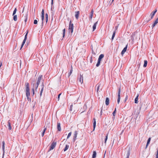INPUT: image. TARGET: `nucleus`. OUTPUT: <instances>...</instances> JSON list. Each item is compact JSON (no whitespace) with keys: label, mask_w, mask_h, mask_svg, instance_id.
<instances>
[{"label":"nucleus","mask_w":158,"mask_h":158,"mask_svg":"<svg viewBox=\"0 0 158 158\" xmlns=\"http://www.w3.org/2000/svg\"><path fill=\"white\" fill-rule=\"evenodd\" d=\"M42 75H40V76L38 77V78L37 81L36 82V83L35 85V82H34V83H33V88H32V91H33V95H34V89L36 90L39 85L40 81L42 77Z\"/></svg>","instance_id":"1"},{"label":"nucleus","mask_w":158,"mask_h":158,"mask_svg":"<svg viewBox=\"0 0 158 158\" xmlns=\"http://www.w3.org/2000/svg\"><path fill=\"white\" fill-rule=\"evenodd\" d=\"M73 24L72 23L71 20L69 22V32H70L71 33H72L73 32Z\"/></svg>","instance_id":"2"},{"label":"nucleus","mask_w":158,"mask_h":158,"mask_svg":"<svg viewBox=\"0 0 158 158\" xmlns=\"http://www.w3.org/2000/svg\"><path fill=\"white\" fill-rule=\"evenodd\" d=\"M120 94H121V88L119 87L118 89V94L117 102L119 104L120 99Z\"/></svg>","instance_id":"3"},{"label":"nucleus","mask_w":158,"mask_h":158,"mask_svg":"<svg viewBox=\"0 0 158 158\" xmlns=\"http://www.w3.org/2000/svg\"><path fill=\"white\" fill-rule=\"evenodd\" d=\"M26 92L30 91L29 84L28 82H26L25 83Z\"/></svg>","instance_id":"4"},{"label":"nucleus","mask_w":158,"mask_h":158,"mask_svg":"<svg viewBox=\"0 0 158 158\" xmlns=\"http://www.w3.org/2000/svg\"><path fill=\"white\" fill-rule=\"evenodd\" d=\"M157 11V9H155V10L154 11L152 12L151 13V19H149V20L147 22V23L149 21L151 20V19H153L154 15H155V13H156Z\"/></svg>","instance_id":"5"},{"label":"nucleus","mask_w":158,"mask_h":158,"mask_svg":"<svg viewBox=\"0 0 158 158\" xmlns=\"http://www.w3.org/2000/svg\"><path fill=\"white\" fill-rule=\"evenodd\" d=\"M56 142H53L50 146V150H52L54 148L56 147Z\"/></svg>","instance_id":"6"},{"label":"nucleus","mask_w":158,"mask_h":158,"mask_svg":"<svg viewBox=\"0 0 158 158\" xmlns=\"http://www.w3.org/2000/svg\"><path fill=\"white\" fill-rule=\"evenodd\" d=\"M5 142L4 141H3L2 142V150H3V154H2V158H3L4 157V154H5Z\"/></svg>","instance_id":"7"},{"label":"nucleus","mask_w":158,"mask_h":158,"mask_svg":"<svg viewBox=\"0 0 158 158\" xmlns=\"http://www.w3.org/2000/svg\"><path fill=\"white\" fill-rule=\"evenodd\" d=\"M126 156V158H129L130 155V152L129 150H128L125 153Z\"/></svg>","instance_id":"8"},{"label":"nucleus","mask_w":158,"mask_h":158,"mask_svg":"<svg viewBox=\"0 0 158 158\" xmlns=\"http://www.w3.org/2000/svg\"><path fill=\"white\" fill-rule=\"evenodd\" d=\"M127 45L126 47L123 48V50L122 51L121 54L122 56H123V55L124 54L125 52H126L127 48Z\"/></svg>","instance_id":"9"},{"label":"nucleus","mask_w":158,"mask_h":158,"mask_svg":"<svg viewBox=\"0 0 158 158\" xmlns=\"http://www.w3.org/2000/svg\"><path fill=\"white\" fill-rule=\"evenodd\" d=\"M80 15L79 11H77L75 12V17L77 19L79 18Z\"/></svg>","instance_id":"10"},{"label":"nucleus","mask_w":158,"mask_h":158,"mask_svg":"<svg viewBox=\"0 0 158 158\" xmlns=\"http://www.w3.org/2000/svg\"><path fill=\"white\" fill-rule=\"evenodd\" d=\"M78 81L80 83L82 84L83 81V77L81 75H80L79 78L78 79Z\"/></svg>","instance_id":"11"},{"label":"nucleus","mask_w":158,"mask_h":158,"mask_svg":"<svg viewBox=\"0 0 158 158\" xmlns=\"http://www.w3.org/2000/svg\"><path fill=\"white\" fill-rule=\"evenodd\" d=\"M57 129L59 131H60L61 130L60 124L59 123H57Z\"/></svg>","instance_id":"12"},{"label":"nucleus","mask_w":158,"mask_h":158,"mask_svg":"<svg viewBox=\"0 0 158 158\" xmlns=\"http://www.w3.org/2000/svg\"><path fill=\"white\" fill-rule=\"evenodd\" d=\"M93 128L94 129L93 131H94L96 127V119L95 118H94L93 119Z\"/></svg>","instance_id":"13"},{"label":"nucleus","mask_w":158,"mask_h":158,"mask_svg":"<svg viewBox=\"0 0 158 158\" xmlns=\"http://www.w3.org/2000/svg\"><path fill=\"white\" fill-rule=\"evenodd\" d=\"M27 34H28V32H27V33L25 35V36L24 37V39L23 40V43H22L23 44H24L26 42V41L27 40Z\"/></svg>","instance_id":"14"},{"label":"nucleus","mask_w":158,"mask_h":158,"mask_svg":"<svg viewBox=\"0 0 158 158\" xmlns=\"http://www.w3.org/2000/svg\"><path fill=\"white\" fill-rule=\"evenodd\" d=\"M104 56V55L103 54H101L99 56L98 60H100V61H101L102 59L103 58Z\"/></svg>","instance_id":"15"},{"label":"nucleus","mask_w":158,"mask_h":158,"mask_svg":"<svg viewBox=\"0 0 158 158\" xmlns=\"http://www.w3.org/2000/svg\"><path fill=\"white\" fill-rule=\"evenodd\" d=\"M98 23V21L94 23L93 27V31H94L96 28V27Z\"/></svg>","instance_id":"16"},{"label":"nucleus","mask_w":158,"mask_h":158,"mask_svg":"<svg viewBox=\"0 0 158 158\" xmlns=\"http://www.w3.org/2000/svg\"><path fill=\"white\" fill-rule=\"evenodd\" d=\"M109 99L108 98H106V99L105 103L106 105L109 104Z\"/></svg>","instance_id":"17"},{"label":"nucleus","mask_w":158,"mask_h":158,"mask_svg":"<svg viewBox=\"0 0 158 158\" xmlns=\"http://www.w3.org/2000/svg\"><path fill=\"white\" fill-rule=\"evenodd\" d=\"M151 138L150 137H149L148 140V141H147V144H146V148H147V147H148V145L150 142V140H151Z\"/></svg>","instance_id":"18"},{"label":"nucleus","mask_w":158,"mask_h":158,"mask_svg":"<svg viewBox=\"0 0 158 158\" xmlns=\"http://www.w3.org/2000/svg\"><path fill=\"white\" fill-rule=\"evenodd\" d=\"M7 126H8V129L9 130H11V129H12V127H11V126L10 123V122L9 121H8V122Z\"/></svg>","instance_id":"19"},{"label":"nucleus","mask_w":158,"mask_h":158,"mask_svg":"<svg viewBox=\"0 0 158 158\" xmlns=\"http://www.w3.org/2000/svg\"><path fill=\"white\" fill-rule=\"evenodd\" d=\"M93 13H94V11H93V10H91V13H90V15L89 16V19H92V18Z\"/></svg>","instance_id":"20"},{"label":"nucleus","mask_w":158,"mask_h":158,"mask_svg":"<svg viewBox=\"0 0 158 158\" xmlns=\"http://www.w3.org/2000/svg\"><path fill=\"white\" fill-rule=\"evenodd\" d=\"M100 86V84H97L96 85V86L97 87L96 91L98 93V91H99V89Z\"/></svg>","instance_id":"21"},{"label":"nucleus","mask_w":158,"mask_h":158,"mask_svg":"<svg viewBox=\"0 0 158 158\" xmlns=\"http://www.w3.org/2000/svg\"><path fill=\"white\" fill-rule=\"evenodd\" d=\"M96 151H94L92 155V158H95L96 156Z\"/></svg>","instance_id":"22"},{"label":"nucleus","mask_w":158,"mask_h":158,"mask_svg":"<svg viewBox=\"0 0 158 158\" xmlns=\"http://www.w3.org/2000/svg\"><path fill=\"white\" fill-rule=\"evenodd\" d=\"M138 97H139V95L138 94L135 99V103H137L138 102Z\"/></svg>","instance_id":"23"},{"label":"nucleus","mask_w":158,"mask_h":158,"mask_svg":"<svg viewBox=\"0 0 158 158\" xmlns=\"http://www.w3.org/2000/svg\"><path fill=\"white\" fill-rule=\"evenodd\" d=\"M46 128H45L43 130V131L41 132V135L42 137H43L44 133L45 132Z\"/></svg>","instance_id":"24"},{"label":"nucleus","mask_w":158,"mask_h":158,"mask_svg":"<svg viewBox=\"0 0 158 158\" xmlns=\"http://www.w3.org/2000/svg\"><path fill=\"white\" fill-rule=\"evenodd\" d=\"M116 33V31H114L113 33V35L112 36V37L111 38L112 40H113V39H114V38L115 36Z\"/></svg>","instance_id":"25"},{"label":"nucleus","mask_w":158,"mask_h":158,"mask_svg":"<svg viewBox=\"0 0 158 158\" xmlns=\"http://www.w3.org/2000/svg\"><path fill=\"white\" fill-rule=\"evenodd\" d=\"M147 63H148L147 61V60H144V64L143 66L144 67H145L147 66Z\"/></svg>","instance_id":"26"},{"label":"nucleus","mask_w":158,"mask_h":158,"mask_svg":"<svg viewBox=\"0 0 158 158\" xmlns=\"http://www.w3.org/2000/svg\"><path fill=\"white\" fill-rule=\"evenodd\" d=\"M77 131H75V132L74 135L73 137V139L75 140L77 136Z\"/></svg>","instance_id":"27"},{"label":"nucleus","mask_w":158,"mask_h":158,"mask_svg":"<svg viewBox=\"0 0 158 158\" xmlns=\"http://www.w3.org/2000/svg\"><path fill=\"white\" fill-rule=\"evenodd\" d=\"M14 16V17H13V20L15 21H16L17 20V15H13Z\"/></svg>","instance_id":"28"},{"label":"nucleus","mask_w":158,"mask_h":158,"mask_svg":"<svg viewBox=\"0 0 158 158\" xmlns=\"http://www.w3.org/2000/svg\"><path fill=\"white\" fill-rule=\"evenodd\" d=\"M45 17H46V23H47L48 22V15L47 13L45 14Z\"/></svg>","instance_id":"29"},{"label":"nucleus","mask_w":158,"mask_h":158,"mask_svg":"<svg viewBox=\"0 0 158 158\" xmlns=\"http://www.w3.org/2000/svg\"><path fill=\"white\" fill-rule=\"evenodd\" d=\"M69 148V146L67 145H66L64 148V151H66Z\"/></svg>","instance_id":"30"},{"label":"nucleus","mask_w":158,"mask_h":158,"mask_svg":"<svg viewBox=\"0 0 158 158\" xmlns=\"http://www.w3.org/2000/svg\"><path fill=\"white\" fill-rule=\"evenodd\" d=\"M157 23V22L155 21L154 24L152 26V28L153 29Z\"/></svg>","instance_id":"31"},{"label":"nucleus","mask_w":158,"mask_h":158,"mask_svg":"<svg viewBox=\"0 0 158 158\" xmlns=\"http://www.w3.org/2000/svg\"><path fill=\"white\" fill-rule=\"evenodd\" d=\"M72 72H73V69H72H72L70 70L69 72V75L68 76V77H69L70 76V75L72 74Z\"/></svg>","instance_id":"32"},{"label":"nucleus","mask_w":158,"mask_h":158,"mask_svg":"<svg viewBox=\"0 0 158 158\" xmlns=\"http://www.w3.org/2000/svg\"><path fill=\"white\" fill-rule=\"evenodd\" d=\"M100 62H101V61H100V60H98L97 63L96 65V66L97 67H98L99 66V65L100 64Z\"/></svg>","instance_id":"33"},{"label":"nucleus","mask_w":158,"mask_h":158,"mask_svg":"<svg viewBox=\"0 0 158 158\" xmlns=\"http://www.w3.org/2000/svg\"><path fill=\"white\" fill-rule=\"evenodd\" d=\"M44 16H41V20H42V25L43 26V22H44Z\"/></svg>","instance_id":"34"},{"label":"nucleus","mask_w":158,"mask_h":158,"mask_svg":"<svg viewBox=\"0 0 158 158\" xmlns=\"http://www.w3.org/2000/svg\"><path fill=\"white\" fill-rule=\"evenodd\" d=\"M26 96H30V91L26 92Z\"/></svg>","instance_id":"35"},{"label":"nucleus","mask_w":158,"mask_h":158,"mask_svg":"<svg viewBox=\"0 0 158 158\" xmlns=\"http://www.w3.org/2000/svg\"><path fill=\"white\" fill-rule=\"evenodd\" d=\"M17 11V9L16 8H15L14 10L13 14V15H14L16 13Z\"/></svg>","instance_id":"36"},{"label":"nucleus","mask_w":158,"mask_h":158,"mask_svg":"<svg viewBox=\"0 0 158 158\" xmlns=\"http://www.w3.org/2000/svg\"><path fill=\"white\" fill-rule=\"evenodd\" d=\"M116 111V108L114 110L113 112V115L114 116H115V115Z\"/></svg>","instance_id":"37"},{"label":"nucleus","mask_w":158,"mask_h":158,"mask_svg":"<svg viewBox=\"0 0 158 158\" xmlns=\"http://www.w3.org/2000/svg\"><path fill=\"white\" fill-rule=\"evenodd\" d=\"M71 134H72V133L71 132H70L69 133V134H68V135L67 136V139H68L70 136L71 135Z\"/></svg>","instance_id":"38"},{"label":"nucleus","mask_w":158,"mask_h":158,"mask_svg":"<svg viewBox=\"0 0 158 158\" xmlns=\"http://www.w3.org/2000/svg\"><path fill=\"white\" fill-rule=\"evenodd\" d=\"M37 23H38V21L36 19H35L34 20V24H37Z\"/></svg>","instance_id":"39"},{"label":"nucleus","mask_w":158,"mask_h":158,"mask_svg":"<svg viewBox=\"0 0 158 158\" xmlns=\"http://www.w3.org/2000/svg\"><path fill=\"white\" fill-rule=\"evenodd\" d=\"M27 98V99L28 101L30 102L31 101V98H30V96H26Z\"/></svg>","instance_id":"40"},{"label":"nucleus","mask_w":158,"mask_h":158,"mask_svg":"<svg viewBox=\"0 0 158 158\" xmlns=\"http://www.w3.org/2000/svg\"><path fill=\"white\" fill-rule=\"evenodd\" d=\"M41 16H44V9L42 10V11L41 12Z\"/></svg>","instance_id":"41"},{"label":"nucleus","mask_w":158,"mask_h":158,"mask_svg":"<svg viewBox=\"0 0 158 158\" xmlns=\"http://www.w3.org/2000/svg\"><path fill=\"white\" fill-rule=\"evenodd\" d=\"M73 106V105L72 104V105H71L70 106L69 110H70V111H71L72 110Z\"/></svg>","instance_id":"42"},{"label":"nucleus","mask_w":158,"mask_h":158,"mask_svg":"<svg viewBox=\"0 0 158 158\" xmlns=\"http://www.w3.org/2000/svg\"><path fill=\"white\" fill-rule=\"evenodd\" d=\"M107 138H108V135H107L106 136V138L105 139V143H106V141L107 140Z\"/></svg>","instance_id":"43"},{"label":"nucleus","mask_w":158,"mask_h":158,"mask_svg":"<svg viewBox=\"0 0 158 158\" xmlns=\"http://www.w3.org/2000/svg\"><path fill=\"white\" fill-rule=\"evenodd\" d=\"M61 94H59L58 96V98H57V99H58V101H59V99H60V95H61Z\"/></svg>","instance_id":"44"},{"label":"nucleus","mask_w":158,"mask_h":158,"mask_svg":"<svg viewBox=\"0 0 158 158\" xmlns=\"http://www.w3.org/2000/svg\"><path fill=\"white\" fill-rule=\"evenodd\" d=\"M128 98V95H127L126 96V98H125V100H124L125 102L126 101L127 99Z\"/></svg>","instance_id":"45"},{"label":"nucleus","mask_w":158,"mask_h":158,"mask_svg":"<svg viewBox=\"0 0 158 158\" xmlns=\"http://www.w3.org/2000/svg\"><path fill=\"white\" fill-rule=\"evenodd\" d=\"M118 28V26H115V31H116V30H117Z\"/></svg>","instance_id":"46"},{"label":"nucleus","mask_w":158,"mask_h":158,"mask_svg":"<svg viewBox=\"0 0 158 158\" xmlns=\"http://www.w3.org/2000/svg\"><path fill=\"white\" fill-rule=\"evenodd\" d=\"M41 86L42 88H43V89L44 88V84L43 83H42V84Z\"/></svg>","instance_id":"47"},{"label":"nucleus","mask_w":158,"mask_h":158,"mask_svg":"<svg viewBox=\"0 0 158 158\" xmlns=\"http://www.w3.org/2000/svg\"><path fill=\"white\" fill-rule=\"evenodd\" d=\"M65 34V32H63V37H64Z\"/></svg>","instance_id":"48"},{"label":"nucleus","mask_w":158,"mask_h":158,"mask_svg":"<svg viewBox=\"0 0 158 158\" xmlns=\"http://www.w3.org/2000/svg\"><path fill=\"white\" fill-rule=\"evenodd\" d=\"M24 44H23V43L22 44V45L20 49H21L23 47V46L24 45Z\"/></svg>","instance_id":"49"},{"label":"nucleus","mask_w":158,"mask_h":158,"mask_svg":"<svg viewBox=\"0 0 158 158\" xmlns=\"http://www.w3.org/2000/svg\"><path fill=\"white\" fill-rule=\"evenodd\" d=\"M43 90H44V89L43 88H41V91L40 92H41L43 93Z\"/></svg>","instance_id":"50"},{"label":"nucleus","mask_w":158,"mask_h":158,"mask_svg":"<svg viewBox=\"0 0 158 158\" xmlns=\"http://www.w3.org/2000/svg\"><path fill=\"white\" fill-rule=\"evenodd\" d=\"M27 20V16H26V19H25V22H26Z\"/></svg>","instance_id":"51"},{"label":"nucleus","mask_w":158,"mask_h":158,"mask_svg":"<svg viewBox=\"0 0 158 158\" xmlns=\"http://www.w3.org/2000/svg\"><path fill=\"white\" fill-rule=\"evenodd\" d=\"M92 53L94 55H95L96 54L95 53V52L93 51V50H92Z\"/></svg>","instance_id":"52"},{"label":"nucleus","mask_w":158,"mask_h":158,"mask_svg":"<svg viewBox=\"0 0 158 158\" xmlns=\"http://www.w3.org/2000/svg\"><path fill=\"white\" fill-rule=\"evenodd\" d=\"M63 32H65V31H66V30H65V28H64L63 30Z\"/></svg>","instance_id":"53"},{"label":"nucleus","mask_w":158,"mask_h":158,"mask_svg":"<svg viewBox=\"0 0 158 158\" xmlns=\"http://www.w3.org/2000/svg\"><path fill=\"white\" fill-rule=\"evenodd\" d=\"M51 1H51V4L52 5H53V0H52Z\"/></svg>","instance_id":"54"},{"label":"nucleus","mask_w":158,"mask_h":158,"mask_svg":"<svg viewBox=\"0 0 158 158\" xmlns=\"http://www.w3.org/2000/svg\"><path fill=\"white\" fill-rule=\"evenodd\" d=\"M155 21L156 22H157L158 23V18Z\"/></svg>","instance_id":"55"},{"label":"nucleus","mask_w":158,"mask_h":158,"mask_svg":"<svg viewBox=\"0 0 158 158\" xmlns=\"http://www.w3.org/2000/svg\"><path fill=\"white\" fill-rule=\"evenodd\" d=\"M42 92H40V97L42 95Z\"/></svg>","instance_id":"56"},{"label":"nucleus","mask_w":158,"mask_h":158,"mask_svg":"<svg viewBox=\"0 0 158 158\" xmlns=\"http://www.w3.org/2000/svg\"><path fill=\"white\" fill-rule=\"evenodd\" d=\"M35 8L34 9V14H35Z\"/></svg>","instance_id":"57"},{"label":"nucleus","mask_w":158,"mask_h":158,"mask_svg":"<svg viewBox=\"0 0 158 158\" xmlns=\"http://www.w3.org/2000/svg\"><path fill=\"white\" fill-rule=\"evenodd\" d=\"M102 113V109L101 111V113Z\"/></svg>","instance_id":"58"},{"label":"nucleus","mask_w":158,"mask_h":158,"mask_svg":"<svg viewBox=\"0 0 158 158\" xmlns=\"http://www.w3.org/2000/svg\"><path fill=\"white\" fill-rule=\"evenodd\" d=\"M24 7L23 8V11L24 10Z\"/></svg>","instance_id":"59"},{"label":"nucleus","mask_w":158,"mask_h":158,"mask_svg":"<svg viewBox=\"0 0 158 158\" xmlns=\"http://www.w3.org/2000/svg\"><path fill=\"white\" fill-rule=\"evenodd\" d=\"M106 153V151H105V153H104V156H105V155Z\"/></svg>","instance_id":"60"},{"label":"nucleus","mask_w":158,"mask_h":158,"mask_svg":"<svg viewBox=\"0 0 158 158\" xmlns=\"http://www.w3.org/2000/svg\"><path fill=\"white\" fill-rule=\"evenodd\" d=\"M114 0H112V2H113L114 1Z\"/></svg>","instance_id":"61"}]
</instances>
